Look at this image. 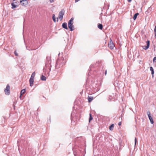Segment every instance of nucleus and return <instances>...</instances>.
Segmentation results:
<instances>
[{
    "label": "nucleus",
    "instance_id": "nucleus-1",
    "mask_svg": "<svg viewBox=\"0 0 156 156\" xmlns=\"http://www.w3.org/2000/svg\"><path fill=\"white\" fill-rule=\"evenodd\" d=\"M74 18H72L69 21L68 23V27L70 31H72L74 29V27L73 25V20Z\"/></svg>",
    "mask_w": 156,
    "mask_h": 156
},
{
    "label": "nucleus",
    "instance_id": "nucleus-2",
    "mask_svg": "<svg viewBox=\"0 0 156 156\" xmlns=\"http://www.w3.org/2000/svg\"><path fill=\"white\" fill-rule=\"evenodd\" d=\"M35 75V72H34L32 74L29 80L30 85L32 87L34 84V79Z\"/></svg>",
    "mask_w": 156,
    "mask_h": 156
},
{
    "label": "nucleus",
    "instance_id": "nucleus-3",
    "mask_svg": "<svg viewBox=\"0 0 156 156\" xmlns=\"http://www.w3.org/2000/svg\"><path fill=\"white\" fill-rule=\"evenodd\" d=\"M4 91L6 94L9 95L10 94V86L9 84L7 85L6 88L4 90Z\"/></svg>",
    "mask_w": 156,
    "mask_h": 156
},
{
    "label": "nucleus",
    "instance_id": "nucleus-4",
    "mask_svg": "<svg viewBox=\"0 0 156 156\" xmlns=\"http://www.w3.org/2000/svg\"><path fill=\"white\" fill-rule=\"evenodd\" d=\"M147 114L151 123V124H153L154 122L153 118L151 116V113L149 111H148L147 112Z\"/></svg>",
    "mask_w": 156,
    "mask_h": 156
},
{
    "label": "nucleus",
    "instance_id": "nucleus-5",
    "mask_svg": "<svg viewBox=\"0 0 156 156\" xmlns=\"http://www.w3.org/2000/svg\"><path fill=\"white\" fill-rule=\"evenodd\" d=\"M108 46L111 49H113L114 47L115 46L113 44L112 39H111L110 40V42L108 44Z\"/></svg>",
    "mask_w": 156,
    "mask_h": 156
},
{
    "label": "nucleus",
    "instance_id": "nucleus-6",
    "mask_svg": "<svg viewBox=\"0 0 156 156\" xmlns=\"http://www.w3.org/2000/svg\"><path fill=\"white\" fill-rule=\"evenodd\" d=\"M20 2L21 4V5L23 6H25L27 5L28 2V1L27 0H20Z\"/></svg>",
    "mask_w": 156,
    "mask_h": 156
},
{
    "label": "nucleus",
    "instance_id": "nucleus-7",
    "mask_svg": "<svg viewBox=\"0 0 156 156\" xmlns=\"http://www.w3.org/2000/svg\"><path fill=\"white\" fill-rule=\"evenodd\" d=\"M64 12L63 11H61L59 13V18L61 21L62 20L64 15Z\"/></svg>",
    "mask_w": 156,
    "mask_h": 156
},
{
    "label": "nucleus",
    "instance_id": "nucleus-8",
    "mask_svg": "<svg viewBox=\"0 0 156 156\" xmlns=\"http://www.w3.org/2000/svg\"><path fill=\"white\" fill-rule=\"evenodd\" d=\"M146 43L147 44V46H144L143 47V48L145 50H147L149 48L150 44V41L147 40L146 42Z\"/></svg>",
    "mask_w": 156,
    "mask_h": 156
},
{
    "label": "nucleus",
    "instance_id": "nucleus-9",
    "mask_svg": "<svg viewBox=\"0 0 156 156\" xmlns=\"http://www.w3.org/2000/svg\"><path fill=\"white\" fill-rule=\"evenodd\" d=\"M62 26L63 27V28L67 30L68 29V27H67V24L66 23H62Z\"/></svg>",
    "mask_w": 156,
    "mask_h": 156
},
{
    "label": "nucleus",
    "instance_id": "nucleus-10",
    "mask_svg": "<svg viewBox=\"0 0 156 156\" xmlns=\"http://www.w3.org/2000/svg\"><path fill=\"white\" fill-rule=\"evenodd\" d=\"M150 70H151V74L152 75V77H154V69H153V68L151 66L150 67Z\"/></svg>",
    "mask_w": 156,
    "mask_h": 156
},
{
    "label": "nucleus",
    "instance_id": "nucleus-11",
    "mask_svg": "<svg viewBox=\"0 0 156 156\" xmlns=\"http://www.w3.org/2000/svg\"><path fill=\"white\" fill-rule=\"evenodd\" d=\"M41 79L43 81H45L46 80V77L43 75H42L41 78Z\"/></svg>",
    "mask_w": 156,
    "mask_h": 156
},
{
    "label": "nucleus",
    "instance_id": "nucleus-12",
    "mask_svg": "<svg viewBox=\"0 0 156 156\" xmlns=\"http://www.w3.org/2000/svg\"><path fill=\"white\" fill-rule=\"evenodd\" d=\"M26 91V90L25 89H23L20 92V94L21 96H22V94H24Z\"/></svg>",
    "mask_w": 156,
    "mask_h": 156
},
{
    "label": "nucleus",
    "instance_id": "nucleus-13",
    "mask_svg": "<svg viewBox=\"0 0 156 156\" xmlns=\"http://www.w3.org/2000/svg\"><path fill=\"white\" fill-rule=\"evenodd\" d=\"M88 99L89 102H90L93 99L92 97L88 96Z\"/></svg>",
    "mask_w": 156,
    "mask_h": 156
},
{
    "label": "nucleus",
    "instance_id": "nucleus-14",
    "mask_svg": "<svg viewBox=\"0 0 156 156\" xmlns=\"http://www.w3.org/2000/svg\"><path fill=\"white\" fill-rule=\"evenodd\" d=\"M138 14L139 13H136L134 14L133 17V19L134 20H135L136 19L137 17Z\"/></svg>",
    "mask_w": 156,
    "mask_h": 156
},
{
    "label": "nucleus",
    "instance_id": "nucleus-15",
    "mask_svg": "<svg viewBox=\"0 0 156 156\" xmlns=\"http://www.w3.org/2000/svg\"><path fill=\"white\" fill-rule=\"evenodd\" d=\"M114 127L113 124H112L109 127V129L110 130H112Z\"/></svg>",
    "mask_w": 156,
    "mask_h": 156
},
{
    "label": "nucleus",
    "instance_id": "nucleus-16",
    "mask_svg": "<svg viewBox=\"0 0 156 156\" xmlns=\"http://www.w3.org/2000/svg\"><path fill=\"white\" fill-rule=\"evenodd\" d=\"M11 5H12V8L13 9L17 7V5L14 3H12Z\"/></svg>",
    "mask_w": 156,
    "mask_h": 156
},
{
    "label": "nucleus",
    "instance_id": "nucleus-17",
    "mask_svg": "<svg viewBox=\"0 0 156 156\" xmlns=\"http://www.w3.org/2000/svg\"><path fill=\"white\" fill-rule=\"evenodd\" d=\"M98 27L101 30H102L103 28V26L101 24H99L98 25Z\"/></svg>",
    "mask_w": 156,
    "mask_h": 156
},
{
    "label": "nucleus",
    "instance_id": "nucleus-18",
    "mask_svg": "<svg viewBox=\"0 0 156 156\" xmlns=\"http://www.w3.org/2000/svg\"><path fill=\"white\" fill-rule=\"evenodd\" d=\"M52 18H53V21L55 22L56 21V19H55V15L54 14H53V16H52Z\"/></svg>",
    "mask_w": 156,
    "mask_h": 156
},
{
    "label": "nucleus",
    "instance_id": "nucleus-19",
    "mask_svg": "<svg viewBox=\"0 0 156 156\" xmlns=\"http://www.w3.org/2000/svg\"><path fill=\"white\" fill-rule=\"evenodd\" d=\"M93 119V118L91 116V114H90V119H89V121L90 122L91 120H92Z\"/></svg>",
    "mask_w": 156,
    "mask_h": 156
},
{
    "label": "nucleus",
    "instance_id": "nucleus-20",
    "mask_svg": "<svg viewBox=\"0 0 156 156\" xmlns=\"http://www.w3.org/2000/svg\"><path fill=\"white\" fill-rule=\"evenodd\" d=\"M136 141H137L136 138V137H135V139H134V142H135V145H134V146H135L136 145Z\"/></svg>",
    "mask_w": 156,
    "mask_h": 156
},
{
    "label": "nucleus",
    "instance_id": "nucleus-21",
    "mask_svg": "<svg viewBox=\"0 0 156 156\" xmlns=\"http://www.w3.org/2000/svg\"><path fill=\"white\" fill-rule=\"evenodd\" d=\"M156 62V56L153 59V62Z\"/></svg>",
    "mask_w": 156,
    "mask_h": 156
},
{
    "label": "nucleus",
    "instance_id": "nucleus-22",
    "mask_svg": "<svg viewBox=\"0 0 156 156\" xmlns=\"http://www.w3.org/2000/svg\"><path fill=\"white\" fill-rule=\"evenodd\" d=\"M14 54L16 56H18V54L16 52V51H15L14 52Z\"/></svg>",
    "mask_w": 156,
    "mask_h": 156
},
{
    "label": "nucleus",
    "instance_id": "nucleus-23",
    "mask_svg": "<svg viewBox=\"0 0 156 156\" xmlns=\"http://www.w3.org/2000/svg\"><path fill=\"white\" fill-rule=\"evenodd\" d=\"M154 32H156V26H155L154 29Z\"/></svg>",
    "mask_w": 156,
    "mask_h": 156
},
{
    "label": "nucleus",
    "instance_id": "nucleus-24",
    "mask_svg": "<svg viewBox=\"0 0 156 156\" xmlns=\"http://www.w3.org/2000/svg\"><path fill=\"white\" fill-rule=\"evenodd\" d=\"M121 122H119V123H118V125L120 126L121 125Z\"/></svg>",
    "mask_w": 156,
    "mask_h": 156
},
{
    "label": "nucleus",
    "instance_id": "nucleus-25",
    "mask_svg": "<svg viewBox=\"0 0 156 156\" xmlns=\"http://www.w3.org/2000/svg\"><path fill=\"white\" fill-rule=\"evenodd\" d=\"M54 1V0H50V2L51 3H52Z\"/></svg>",
    "mask_w": 156,
    "mask_h": 156
},
{
    "label": "nucleus",
    "instance_id": "nucleus-26",
    "mask_svg": "<svg viewBox=\"0 0 156 156\" xmlns=\"http://www.w3.org/2000/svg\"><path fill=\"white\" fill-rule=\"evenodd\" d=\"M80 0H75V2H78Z\"/></svg>",
    "mask_w": 156,
    "mask_h": 156
},
{
    "label": "nucleus",
    "instance_id": "nucleus-27",
    "mask_svg": "<svg viewBox=\"0 0 156 156\" xmlns=\"http://www.w3.org/2000/svg\"><path fill=\"white\" fill-rule=\"evenodd\" d=\"M105 75H106V74H107V70H106L105 71Z\"/></svg>",
    "mask_w": 156,
    "mask_h": 156
},
{
    "label": "nucleus",
    "instance_id": "nucleus-28",
    "mask_svg": "<svg viewBox=\"0 0 156 156\" xmlns=\"http://www.w3.org/2000/svg\"><path fill=\"white\" fill-rule=\"evenodd\" d=\"M129 2H131V0H127Z\"/></svg>",
    "mask_w": 156,
    "mask_h": 156
},
{
    "label": "nucleus",
    "instance_id": "nucleus-29",
    "mask_svg": "<svg viewBox=\"0 0 156 156\" xmlns=\"http://www.w3.org/2000/svg\"><path fill=\"white\" fill-rule=\"evenodd\" d=\"M154 34H155V36H156V32H154Z\"/></svg>",
    "mask_w": 156,
    "mask_h": 156
},
{
    "label": "nucleus",
    "instance_id": "nucleus-30",
    "mask_svg": "<svg viewBox=\"0 0 156 156\" xmlns=\"http://www.w3.org/2000/svg\"><path fill=\"white\" fill-rule=\"evenodd\" d=\"M21 95H20V98H21Z\"/></svg>",
    "mask_w": 156,
    "mask_h": 156
},
{
    "label": "nucleus",
    "instance_id": "nucleus-31",
    "mask_svg": "<svg viewBox=\"0 0 156 156\" xmlns=\"http://www.w3.org/2000/svg\"><path fill=\"white\" fill-rule=\"evenodd\" d=\"M57 21H58V18H57Z\"/></svg>",
    "mask_w": 156,
    "mask_h": 156
}]
</instances>
